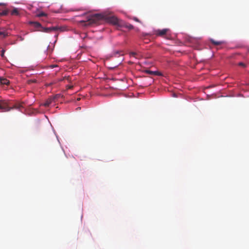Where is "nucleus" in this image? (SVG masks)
<instances>
[{"label": "nucleus", "instance_id": "15", "mask_svg": "<svg viewBox=\"0 0 249 249\" xmlns=\"http://www.w3.org/2000/svg\"><path fill=\"white\" fill-rule=\"evenodd\" d=\"M130 55L131 56L134 57L136 58H138V55L137 53H136L135 52H131L130 53Z\"/></svg>", "mask_w": 249, "mask_h": 249}, {"label": "nucleus", "instance_id": "14", "mask_svg": "<svg viewBox=\"0 0 249 249\" xmlns=\"http://www.w3.org/2000/svg\"><path fill=\"white\" fill-rule=\"evenodd\" d=\"M8 14V11L6 10H2L1 11L0 10V16H5Z\"/></svg>", "mask_w": 249, "mask_h": 249}, {"label": "nucleus", "instance_id": "1", "mask_svg": "<svg viewBox=\"0 0 249 249\" xmlns=\"http://www.w3.org/2000/svg\"><path fill=\"white\" fill-rule=\"evenodd\" d=\"M10 102L6 100L0 101V109L3 111H9L11 109H16L20 110L21 108H23L22 103H17L13 107H10Z\"/></svg>", "mask_w": 249, "mask_h": 249}, {"label": "nucleus", "instance_id": "22", "mask_svg": "<svg viewBox=\"0 0 249 249\" xmlns=\"http://www.w3.org/2000/svg\"><path fill=\"white\" fill-rule=\"evenodd\" d=\"M134 20L137 22L139 21V20L136 18H134Z\"/></svg>", "mask_w": 249, "mask_h": 249}, {"label": "nucleus", "instance_id": "10", "mask_svg": "<svg viewBox=\"0 0 249 249\" xmlns=\"http://www.w3.org/2000/svg\"><path fill=\"white\" fill-rule=\"evenodd\" d=\"M31 23L33 24L34 25V26L36 28H40V29H41V27H42L41 26V24L38 22H31Z\"/></svg>", "mask_w": 249, "mask_h": 249}, {"label": "nucleus", "instance_id": "6", "mask_svg": "<svg viewBox=\"0 0 249 249\" xmlns=\"http://www.w3.org/2000/svg\"><path fill=\"white\" fill-rule=\"evenodd\" d=\"M120 27H124L129 30H132L134 28V26L132 25H131L128 23L125 22L124 21H123V20L122 21V22L121 23Z\"/></svg>", "mask_w": 249, "mask_h": 249}, {"label": "nucleus", "instance_id": "16", "mask_svg": "<svg viewBox=\"0 0 249 249\" xmlns=\"http://www.w3.org/2000/svg\"><path fill=\"white\" fill-rule=\"evenodd\" d=\"M47 14L44 12H40L38 14H37V17H41L43 16H46Z\"/></svg>", "mask_w": 249, "mask_h": 249}, {"label": "nucleus", "instance_id": "28", "mask_svg": "<svg viewBox=\"0 0 249 249\" xmlns=\"http://www.w3.org/2000/svg\"><path fill=\"white\" fill-rule=\"evenodd\" d=\"M79 108H80V107H77V109H78V110H79Z\"/></svg>", "mask_w": 249, "mask_h": 249}, {"label": "nucleus", "instance_id": "23", "mask_svg": "<svg viewBox=\"0 0 249 249\" xmlns=\"http://www.w3.org/2000/svg\"><path fill=\"white\" fill-rule=\"evenodd\" d=\"M52 85V83H49V84H47V86H51V85Z\"/></svg>", "mask_w": 249, "mask_h": 249}, {"label": "nucleus", "instance_id": "26", "mask_svg": "<svg viewBox=\"0 0 249 249\" xmlns=\"http://www.w3.org/2000/svg\"><path fill=\"white\" fill-rule=\"evenodd\" d=\"M147 72H148V73H152L153 72L150 71H148Z\"/></svg>", "mask_w": 249, "mask_h": 249}, {"label": "nucleus", "instance_id": "12", "mask_svg": "<svg viewBox=\"0 0 249 249\" xmlns=\"http://www.w3.org/2000/svg\"><path fill=\"white\" fill-rule=\"evenodd\" d=\"M55 27L58 28L57 31H59L60 32H64V31H65L67 30L66 27H64V26H61V27L55 26Z\"/></svg>", "mask_w": 249, "mask_h": 249}, {"label": "nucleus", "instance_id": "8", "mask_svg": "<svg viewBox=\"0 0 249 249\" xmlns=\"http://www.w3.org/2000/svg\"><path fill=\"white\" fill-rule=\"evenodd\" d=\"M0 83L2 85H8L9 83V81L5 78L0 77Z\"/></svg>", "mask_w": 249, "mask_h": 249}, {"label": "nucleus", "instance_id": "7", "mask_svg": "<svg viewBox=\"0 0 249 249\" xmlns=\"http://www.w3.org/2000/svg\"><path fill=\"white\" fill-rule=\"evenodd\" d=\"M8 36V33L4 28H0V38L3 39Z\"/></svg>", "mask_w": 249, "mask_h": 249}, {"label": "nucleus", "instance_id": "27", "mask_svg": "<svg viewBox=\"0 0 249 249\" xmlns=\"http://www.w3.org/2000/svg\"><path fill=\"white\" fill-rule=\"evenodd\" d=\"M79 108H80V107H77V109H78V110H79Z\"/></svg>", "mask_w": 249, "mask_h": 249}, {"label": "nucleus", "instance_id": "21", "mask_svg": "<svg viewBox=\"0 0 249 249\" xmlns=\"http://www.w3.org/2000/svg\"><path fill=\"white\" fill-rule=\"evenodd\" d=\"M18 38L19 39V40H20V41H23L24 40V38L20 36L18 37Z\"/></svg>", "mask_w": 249, "mask_h": 249}, {"label": "nucleus", "instance_id": "11", "mask_svg": "<svg viewBox=\"0 0 249 249\" xmlns=\"http://www.w3.org/2000/svg\"><path fill=\"white\" fill-rule=\"evenodd\" d=\"M52 102V99H49L46 101L45 103L43 104V106L45 107H48L51 104Z\"/></svg>", "mask_w": 249, "mask_h": 249}, {"label": "nucleus", "instance_id": "20", "mask_svg": "<svg viewBox=\"0 0 249 249\" xmlns=\"http://www.w3.org/2000/svg\"><path fill=\"white\" fill-rule=\"evenodd\" d=\"M73 88V86H67V89H71Z\"/></svg>", "mask_w": 249, "mask_h": 249}, {"label": "nucleus", "instance_id": "25", "mask_svg": "<svg viewBox=\"0 0 249 249\" xmlns=\"http://www.w3.org/2000/svg\"><path fill=\"white\" fill-rule=\"evenodd\" d=\"M56 67V66H54V65H52V66H51V67H52V68H54V67Z\"/></svg>", "mask_w": 249, "mask_h": 249}, {"label": "nucleus", "instance_id": "5", "mask_svg": "<svg viewBox=\"0 0 249 249\" xmlns=\"http://www.w3.org/2000/svg\"><path fill=\"white\" fill-rule=\"evenodd\" d=\"M57 28L55 26L50 27H41V29L38 30L39 31L45 33H51L53 31H57Z\"/></svg>", "mask_w": 249, "mask_h": 249}, {"label": "nucleus", "instance_id": "24", "mask_svg": "<svg viewBox=\"0 0 249 249\" xmlns=\"http://www.w3.org/2000/svg\"><path fill=\"white\" fill-rule=\"evenodd\" d=\"M4 4L3 3H0V5H4Z\"/></svg>", "mask_w": 249, "mask_h": 249}, {"label": "nucleus", "instance_id": "4", "mask_svg": "<svg viewBox=\"0 0 249 249\" xmlns=\"http://www.w3.org/2000/svg\"><path fill=\"white\" fill-rule=\"evenodd\" d=\"M169 31V29H163L162 30H156L154 31L153 34L160 36H163L166 35L168 32Z\"/></svg>", "mask_w": 249, "mask_h": 249}, {"label": "nucleus", "instance_id": "17", "mask_svg": "<svg viewBox=\"0 0 249 249\" xmlns=\"http://www.w3.org/2000/svg\"><path fill=\"white\" fill-rule=\"evenodd\" d=\"M37 81L36 79H31L28 81V84H31L32 83H36Z\"/></svg>", "mask_w": 249, "mask_h": 249}, {"label": "nucleus", "instance_id": "2", "mask_svg": "<svg viewBox=\"0 0 249 249\" xmlns=\"http://www.w3.org/2000/svg\"><path fill=\"white\" fill-rule=\"evenodd\" d=\"M103 18V16L101 14H96L88 16L86 20H81L80 22L84 23L85 26H90L97 22L98 20Z\"/></svg>", "mask_w": 249, "mask_h": 249}, {"label": "nucleus", "instance_id": "19", "mask_svg": "<svg viewBox=\"0 0 249 249\" xmlns=\"http://www.w3.org/2000/svg\"><path fill=\"white\" fill-rule=\"evenodd\" d=\"M4 53H5V50L3 49V50L1 51V54H0V55H1V56L2 57H4Z\"/></svg>", "mask_w": 249, "mask_h": 249}, {"label": "nucleus", "instance_id": "9", "mask_svg": "<svg viewBox=\"0 0 249 249\" xmlns=\"http://www.w3.org/2000/svg\"><path fill=\"white\" fill-rule=\"evenodd\" d=\"M211 42L215 45H219L222 44L223 42L221 41H215L214 39H211Z\"/></svg>", "mask_w": 249, "mask_h": 249}, {"label": "nucleus", "instance_id": "13", "mask_svg": "<svg viewBox=\"0 0 249 249\" xmlns=\"http://www.w3.org/2000/svg\"><path fill=\"white\" fill-rule=\"evenodd\" d=\"M19 14L17 8H14L12 11H11V15H18Z\"/></svg>", "mask_w": 249, "mask_h": 249}, {"label": "nucleus", "instance_id": "18", "mask_svg": "<svg viewBox=\"0 0 249 249\" xmlns=\"http://www.w3.org/2000/svg\"><path fill=\"white\" fill-rule=\"evenodd\" d=\"M238 65L240 66L243 67H246V65L245 64H244V63H243V62L239 63Z\"/></svg>", "mask_w": 249, "mask_h": 249}, {"label": "nucleus", "instance_id": "3", "mask_svg": "<svg viewBox=\"0 0 249 249\" xmlns=\"http://www.w3.org/2000/svg\"><path fill=\"white\" fill-rule=\"evenodd\" d=\"M107 20L108 22L119 27L120 26L121 23L122 21L114 16H110L107 17Z\"/></svg>", "mask_w": 249, "mask_h": 249}]
</instances>
